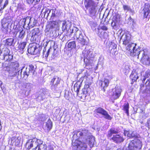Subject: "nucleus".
Wrapping results in <instances>:
<instances>
[{"mask_svg":"<svg viewBox=\"0 0 150 150\" xmlns=\"http://www.w3.org/2000/svg\"><path fill=\"white\" fill-rule=\"evenodd\" d=\"M71 23L69 21H63L62 26V30L63 31H66L67 36H70L71 34L75 31L74 37H76L79 40V42H80L82 45H85L87 43L86 41V37L83 35L81 32L76 27L71 28Z\"/></svg>","mask_w":150,"mask_h":150,"instance_id":"nucleus-1","label":"nucleus"},{"mask_svg":"<svg viewBox=\"0 0 150 150\" xmlns=\"http://www.w3.org/2000/svg\"><path fill=\"white\" fill-rule=\"evenodd\" d=\"M121 39L123 42V44L127 45L126 47V49L129 54L132 56L137 57L141 50H140L139 49L136 48V44L131 42L130 35L125 33L122 35Z\"/></svg>","mask_w":150,"mask_h":150,"instance_id":"nucleus-2","label":"nucleus"},{"mask_svg":"<svg viewBox=\"0 0 150 150\" xmlns=\"http://www.w3.org/2000/svg\"><path fill=\"white\" fill-rule=\"evenodd\" d=\"M73 138L74 140L76 139L88 142L91 148L93 147L95 142V137L91 135L89 130L85 129L78 131L76 134L74 135Z\"/></svg>","mask_w":150,"mask_h":150,"instance_id":"nucleus-3","label":"nucleus"},{"mask_svg":"<svg viewBox=\"0 0 150 150\" xmlns=\"http://www.w3.org/2000/svg\"><path fill=\"white\" fill-rule=\"evenodd\" d=\"M19 64L17 62H11L6 67V70L8 72V77L9 79H12L17 76L18 79H21L20 74V69L19 68Z\"/></svg>","mask_w":150,"mask_h":150,"instance_id":"nucleus-4","label":"nucleus"},{"mask_svg":"<svg viewBox=\"0 0 150 150\" xmlns=\"http://www.w3.org/2000/svg\"><path fill=\"white\" fill-rule=\"evenodd\" d=\"M35 72V68L33 65H30L26 68H23L20 69V74L21 76V79H26L29 76H33Z\"/></svg>","mask_w":150,"mask_h":150,"instance_id":"nucleus-5","label":"nucleus"},{"mask_svg":"<svg viewBox=\"0 0 150 150\" xmlns=\"http://www.w3.org/2000/svg\"><path fill=\"white\" fill-rule=\"evenodd\" d=\"M13 57V55L8 48L4 47L0 49V59L9 62L12 59Z\"/></svg>","mask_w":150,"mask_h":150,"instance_id":"nucleus-6","label":"nucleus"},{"mask_svg":"<svg viewBox=\"0 0 150 150\" xmlns=\"http://www.w3.org/2000/svg\"><path fill=\"white\" fill-rule=\"evenodd\" d=\"M75 141L72 143L73 149L74 150H86L87 147V143L88 142L74 139Z\"/></svg>","mask_w":150,"mask_h":150,"instance_id":"nucleus-7","label":"nucleus"},{"mask_svg":"<svg viewBox=\"0 0 150 150\" xmlns=\"http://www.w3.org/2000/svg\"><path fill=\"white\" fill-rule=\"evenodd\" d=\"M137 59L139 57H141V62L143 64L145 65H150V58L147 54L146 50H143L139 52L137 56Z\"/></svg>","mask_w":150,"mask_h":150,"instance_id":"nucleus-8","label":"nucleus"},{"mask_svg":"<svg viewBox=\"0 0 150 150\" xmlns=\"http://www.w3.org/2000/svg\"><path fill=\"white\" fill-rule=\"evenodd\" d=\"M141 144L140 141L135 139L131 141L128 144L127 150H139Z\"/></svg>","mask_w":150,"mask_h":150,"instance_id":"nucleus-9","label":"nucleus"},{"mask_svg":"<svg viewBox=\"0 0 150 150\" xmlns=\"http://www.w3.org/2000/svg\"><path fill=\"white\" fill-rule=\"evenodd\" d=\"M32 35L30 40L33 42H40L41 38V34L39 28H35L32 30Z\"/></svg>","mask_w":150,"mask_h":150,"instance_id":"nucleus-10","label":"nucleus"},{"mask_svg":"<svg viewBox=\"0 0 150 150\" xmlns=\"http://www.w3.org/2000/svg\"><path fill=\"white\" fill-rule=\"evenodd\" d=\"M97 115H99L100 114L103 116L105 119L110 120L112 117L108 114V112L102 108L99 107L96 110Z\"/></svg>","mask_w":150,"mask_h":150,"instance_id":"nucleus-11","label":"nucleus"},{"mask_svg":"<svg viewBox=\"0 0 150 150\" xmlns=\"http://www.w3.org/2000/svg\"><path fill=\"white\" fill-rule=\"evenodd\" d=\"M122 91V89L120 87L118 86H116L114 88H113L112 90V98L114 99H116L119 98L121 95Z\"/></svg>","mask_w":150,"mask_h":150,"instance_id":"nucleus-12","label":"nucleus"},{"mask_svg":"<svg viewBox=\"0 0 150 150\" xmlns=\"http://www.w3.org/2000/svg\"><path fill=\"white\" fill-rule=\"evenodd\" d=\"M86 45L85 49L83 51L82 54L84 56V59L90 58L93 57V51L91 49H90V47Z\"/></svg>","mask_w":150,"mask_h":150,"instance_id":"nucleus-13","label":"nucleus"},{"mask_svg":"<svg viewBox=\"0 0 150 150\" xmlns=\"http://www.w3.org/2000/svg\"><path fill=\"white\" fill-rule=\"evenodd\" d=\"M12 23V19L11 17H8L4 18L2 21V25L3 28L5 29V33H7L8 25Z\"/></svg>","mask_w":150,"mask_h":150,"instance_id":"nucleus-14","label":"nucleus"},{"mask_svg":"<svg viewBox=\"0 0 150 150\" xmlns=\"http://www.w3.org/2000/svg\"><path fill=\"white\" fill-rule=\"evenodd\" d=\"M31 19V17L28 16L23 18L21 20L20 22L22 23L21 25H23V26L24 28L27 27L26 29H27V28L29 29L31 21H32Z\"/></svg>","mask_w":150,"mask_h":150,"instance_id":"nucleus-15","label":"nucleus"},{"mask_svg":"<svg viewBox=\"0 0 150 150\" xmlns=\"http://www.w3.org/2000/svg\"><path fill=\"white\" fill-rule=\"evenodd\" d=\"M109 83V80L106 78H104L103 81H99V85L101 87L102 90L105 92L108 86Z\"/></svg>","mask_w":150,"mask_h":150,"instance_id":"nucleus-16","label":"nucleus"},{"mask_svg":"<svg viewBox=\"0 0 150 150\" xmlns=\"http://www.w3.org/2000/svg\"><path fill=\"white\" fill-rule=\"evenodd\" d=\"M124 134L125 136L129 138H136L138 137L139 134L132 130H124Z\"/></svg>","mask_w":150,"mask_h":150,"instance_id":"nucleus-17","label":"nucleus"},{"mask_svg":"<svg viewBox=\"0 0 150 150\" xmlns=\"http://www.w3.org/2000/svg\"><path fill=\"white\" fill-rule=\"evenodd\" d=\"M76 38L78 40V42H79V40L77 38ZM86 41L87 42V43L86 44L82 45V44H81L80 42H79V43H80V45H77V46H76V43L75 41H73L69 42H68V44L67 47L69 48H70L71 49L73 48L79 49L80 47H82L83 46L85 45H87V41L86 40Z\"/></svg>","mask_w":150,"mask_h":150,"instance_id":"nucleus-18","label":"nucleus"},{"mask_svg":"<svg viewBox=\"0 0 150 150\" xmlns=\"http://www.w3.org/2000/svg\"><path fill=\"white\" fill-rule=\"evenodd\" d=\"M144 18H147L150 12V5L148 3H145L143 11Z\"/></svg>","mask_w":150,"mask_h":150,"instance_id":"nucleus-19","label":"nucleus"},{"mask_svg":"<svg viewBox=\"0 0 150 150\" xmlns=\"http://www.w3.org/2000/svg\"><path fill=\"white\" fill-rule=\"evenodd\" d=\"M114 142L116 143L122 142L125 140L122 136L120 134L113 135L112 137L110 138Z\"/></svg>","mask_w":150,"mask_h":150,"instance_id":"nucleus-20","label":"nucleus"},{"mask_svg":"<svg viewBox=\"0 0 150 150\" xmlns=\"http://www.w3.org/2000/svg\"><path fill=\"white\" fill-rule=\"evenodd\" d=\"M38 94H39V96L37 97H40L42 100H43L45 98H47V96L49 95L48 91L44 89H41Z\"/></svg>","mask_w":150,"mask_h":150,"instance_id":"nucleus-21","label":"nucleus"},{"mask_svg":"<svg viewBox=\"0 0 150 150\" xmlns=\"http://www.w3.org/2000/svg\"><path fill=\"white\" fill-rule=\"evenodd\" d=\"M52 15L51 16L50 19L53 20L54 18L59 17L61 15L60 11L57 10L55 8H53L50 10Z\"/></svg>","mask_w":150,"mask_h":150,"instance_id":"nucleus-22","label":"nucleus"},{"mask_svg":"<svg viewBox=\"0 0 150 150\" xmlns=\"http://www.w3.org/2000/svg\"><path fill=\"white\" fill-rule=\"evenodd\" d=\"M90 91V88H89V85L88 84H85L82 91L81 93L82 95L81 96L82 98H83L84 97L85 98L87 96L86 94H88Z\"/></svg>","mask_w":150,"mask_h":150,"instance_id":"nucleus-23","label":"nucleus"},{"mask_svg":"<svg viewBox=\"0 0 150 150\" xmlns=\"http://www.w3.org/2000/svg\"><path fill=\"white\" fill-rule=\"evenodd\" d=\"M39 47L38 44L35 43L29 44L28 48V53L31 54H33V53L34 52L35 48Z\"/></svg>","mask_w":150,"mask_h":150,"instance_id":"nucleus-24","label":"nucleus"},{"mask_svg":"<svg viewBox=\"0 0 150 150\" xmlns=\"http://www.w3.org/2000/svg\"><path fill=\"white\" fill-rule=\"evenodd\" d=\"M4 42L5 45L7 46H14L16 42H15V39L13 38H8L4 40Z\"/></svg>","mask_w":150,"mask_h":150,"instance_id":"nucleus-25","label":"nucleus"},{"mask_svg":"<svg viewBox=\"0 0 150 150\" xmlns=\"http://www.w3.org/2000/svg\"><path fill=\"white\" fill-rule=\"evenodd\" d=\"M20 139L19 137H13L11 138L9 141H11V144L12 145H18L20 143Z\"/></svg>","mask_w":150,"mask_h":150,"instance_id":"nucleus-26","label":"nucleus"},{"mask_svg":"<svg viewBox=\"0 0 150 150\" xmlns=\"http://www.w3.org/2000/svg\"><path fill=\"white\" fill-rule=\"evenodd\" d=\"M23 86L24 90L26 92H27V94L28 95L30 91L31 88H32V84L30 83H25L24 84Z\"/></svg>","mask_w":150,"mask_h":150,"instance_id":"nucleus-27","label":"nucleus"},{"mask_svg":"<svg viewBox=\"0 0 150 150\" xmlns=\"http://www.w3.org/2000/svg\"><path fill=\"white\" fill-rule=\"evenodd\" d=\"M26 45V42H23L20 43L18 45V49L17 50L20 52L21 53H23L25 50V48Z\"/></svg>","mask_w":150,"mask_h":150,"instance_id":"nucleus-28","label":"nucleus"},{"mask_svg":"<svg viewBox=\"0 0 150 150\" xmlns=\"http://www.w3.org/2000/svg\"><path fill=\"white\" fill-rule=\"evenodd\" d=\"M63 86L60 83L58 84H55L51 86L52 89L53 91H61L62 90Z\"/></svg>","mask_w":150,"mask_h":150,"instance_id":"nucleus-29","label":"nucleus"},{"mask_svg":"<svg viewBox=\"0 0 150 150\" xmlns=\"http://www.w3.org/2000/svg\"><path fill=\"white\" fill-rule=\"evenodd\" d=\"M32 140H33L32 142L33 143V148L34 149H37L40 142H41L40 139H38L36 138L33 139Z\"/></svg>","mask_w":150,"mask_h":150,"instance_id":"nucleus-30","label":"nucleus"},{"mask_svg":"<svg viewBox=\"0 0 150 150\" xmlns=\"http://www.w3.org/2000/svg\"><path fill=\"white\" fill-rule=\"evenodd\" d=\"M61 80V78L57 76H55L52 79L51 81V83H52V85L59 84L60 83Z\"/></svg>","mask_w":150,"mask_h":150,"instance_id":"nucleus-31","label":"nucleus"},{"mask_svg":"<svg viewBox=\"0 0 150 150\" xmlns=\"http://www.w3.org/2000/svg\"><path fill=\"white\" fill-rule=\"evenodd\" d=\"M130 78L133 82L136 81L139 78L137 73L135 71H132L131 74Z\"/></svg>","mask_w":150,"mask_h":150,"instance_id":"nucleus-32","label":"nucleus"},{"mask_svg":"<svg viewBox=\"0 0 150 150\" xmlns=\"http://www.w3.org/2000/svg\"><path fill=\"white\" fill-rule=\"evenodd\" d=\"M150 79V70H148L145 72V74L142 79V82L144 83L147 79Z\"/></svg>","mask_w":150,"mask_h":150,"instance_id":"nucleus-33","label":"nucleus"},{"mask_svg":"<svg viewBox=\"0 0 150 150\" xmlns=\"http://www.w3.org/2000/svg\"><path fill=\"white\" fill-rule=\"evenodd\" d=\"M123 8L125 11L127 12L128 11L132 13L133 14L134 13V10L132 9L130 6L127 5H123Z\"/></svg>","mask_w":150,"mask_h":150,"instance_id":"nucleus-34","label":"nucleus"},{"mask_svg":"<svg viewBox=\"0 0 150 150\" xmlns=\"http://www.w3.org/2000/svg\"><path fill=\"white\" fill-rule=\"evenodd\" d=\"M85 5L87 7H94V2L92 0H85L84 2Z\"/></svg>","mask_w":150,"mask_h":150,"instance_id":"nucleus-35","label":"nucleus"},{"mask_svg":"<svg viewBox=\"0 0 150 150\" xmlns=\"http://www.w3.org/2000/svg\"><path fill=\"white\" fill-rule=\"evenodd\" d=\"M32 139L28 140L25 144V147L28 149H30L33 148V143Z\"/></svg>","mask_w":150,"mask_h":150,"instance_id":"nucleus-36","label":"nucleus"},{"mask_svg":"<svg viewBox=\"0 0 150 150\" xmlns=\"http://www.w3.org/2000/svg\"><path fill=\"white\" fill-rule=\"evenodd\" d=\"M117 133V131L115 130V129L111 128L108 131L107 137L108 138H110L113 134H116Z\"/></svg>","mask_w":150,"mask_h":150,"instance_id":"nucleus-37","label":"nucleus"},{"mask_svg":"<svg viewBox=\"0 0 150 150\" xmlns=\"http://www.w3.org/2000/svg\"><path fill=\"white\" fill-rule=\"evenodd\" d=\"M38 46H39V47H36V48H35L34 52L33 53V54L38 55L40 54L43 46L42 44L40 45L38 44Z\"/></svg>","mask_w":150,"mask_h":150,"instance_id":"nucleus-38","label":"nucleus"},{"mask_svg":"<svg viewBox=\"0 0 150 150\" xmlns=\"http://www.w3.org/2000/svg\"><path fill=\"white\" fill-rule=\"evenodd\" d=\"M89 24L93 30H96L97 26V24L96 22L91 21L89 22Z\"/></svg>","mask_w":150,"mask_h":150,"instance_id":"nucleus-39","label":"nucleus"},{"mask_svg":"<svg viewBox=\"0 0 150 150\" xmlns=\"http://www.w3.org/2000/svg\"><path fill=\"white\" fill-rule=\"evenodd\" d=\"M111 25L114 29L117 30L118 27V22L112 19Z\"/></svg>","mask_w":150,"mask_h":150,"instance_id":"nucleus-40","label":"nucleus"},{"mask_svg":"<svg viewBox=\"0 0 150 150\" xmlns=\"http://www.w3.org/2000/svg\"><path fill=\"white\" fill-rule=\"evenodd\" d=\"M90 58H86L84 59V62L85 64V67L87 69H88V68H90V67H91V64L90 61L89 60Z\"/></svg>","mask_w":150,"mask_h":150,"instance_id":"nucleus-41","label":"nucleus"},{"mask_svg":"<svg viewBox=\"0 0 150 150\" xmlns=\"http://www.w3.org/2000/svg\"><path fill=\"white\" fill-rule=\"evenodd\" d=\"M25 30L22 29L19 33V35L18 36L19 38L21 39H23L25 35Z\"/></svg>","mask_w":150,"mask_h":150,"instance_id":"nucleus-42","label":"nucleus"},{"mask_svg":"<svg viewBox=\"0 0 150 150\" xmlns=\"http://www.w3.org/2000/svg\"><path fill=\"white\" fill-rule=\"evenodd\" d=\"M58 23L56 21H52L50 24V29H52L57 27L58 25Z\"/></svg>","mask_w":150,"mask_h":150,"instance_id":"nucleus-43","label":"nucleus"},{"mask_svg":"<svg viewBox=\"0 0 150 150\" xmlns=\"http://www.w3.org/2000/svg\"><path fill=\"white\" fill-rule=\"evenodd\" d=\"M96 10L95 6L92 7L89 10L90 14L91 16L92 17L95 15Z\"/></svg>","mask_w":150,"mask_h":150,"instance_id":"nucleus-44","label":"nucleus"},{"mask_svg":"<svg viewBox=\"0 0 150 150\" xmlns=\"http://www.w3.org/2000/svg\"><path fill=\"white\" fill-rule=\"evenodd\" d=\"M46 148V145L42 144L41 142H40L37 149L38 150H45Z\"/></svg>","mask_w":150,"mask_h":150,"instance_id":"nucleus-45","label":"nucleus"},{"mask_svg":"<svg viewBox=\"0 0 150 150\" xmlns=\"http://www.w3.org/2000/svg\"><path fill=\"white\" fill-rule=\"evenodd\" d=\"M46 126L47 128L49 130L52 129V123L50 119H49L46 122Z\"/></svg>","mask_w":150,"mask_h":150,"instance_id":"nucleus-46","label":"nucleus"},{"mask_svg":"<svg viewBox=\"0 0 150 150\" xmlns=\"http://www.w3.org/2000/svg\"><path fill=\"white\" fill-rule=\"evenodd\" d=\"M31 20H32V21H31L30 27H29V29L33 27L37 23V21L34 18H32Z\"/></svg>","mask_w":150,"mask_h":150,"instance_id":"nucleus-47","label":"nucleus"},{"mask_svg":"<svg viewBox=\"0 0 150 150\" xmlns=\"http://www.w3.org/2000/svg\"><path fill=\"white\" fill-rule=\"evenodd\" d=\"M128 20H129V22L128 23H130V24H132V29H134V25L135 24V22H134V20L133 19H132L131 16H130L128 18Z\"/></svg>","mask_w":150,"mask_h":150,"instance_id":"nucleus-48","label":"nucleus"},{"mask_svg":"<svg viewBox=\"0 0 150 150\" xmlns=\"http://www.w3.org/2000/svg\"><path fill=\"white\" fill-rule=\"evenodd\" d=\"M50 13V10L48 8H46L45 12H44V17H46V18H47L48 16H49V14Z\"/></svg>","mask_w":150,"mask_h":150,"instance_id":"nucleus-49","label":"nucleus"},{"mask_svg":"<svg viewBox=\"0 0 150 150\" xmlns=\"http://www.w3.org/2000/svg\"><path fill=\"white\" fill-rule=\"evenodd\" d=\"M109 45V49L111 51L112 49H115L116 48L117 46L114 43L111 42Z\"/></svg>","mask_w":150,"mask_h":150,"instance_id":"nucleus-50","label":"nucleus"},{"mask_svg":"<svg viewBox=\"0 0 150 150\" xmlns=\"http://www.w3.org/2000/svg\"><path fill=\"white\" fill-rule=\"evenodd\" d=\"M129 104L128 103L124 105V110L125 111L126 113L127 114V115H129Z\"/></svg>","mask_w":150,"mask_h":150,"instance_id":"nucleus-51","label":"nucleus"},{"mask_svg":"<svg viewBox=\"0 0 150 150\" xmlns=\"http://www.w3.org/2000/svg\"><path fill=\"white\" fill-rule=\"evenodd\" d=\"M80 86V84L78 85L77 83L75 84L74 85V90L77 92V94H78Z\"/></svg>","mask_w":150,"mask_h":150,"instance_id":"nucleus-52","label":"nucleus"},{"mask_svg":"<svg viewBox=\"0 0 150 150\" xmlns=\"http://www.w3.org/2000/svg\"><path fill=\"white\" fill-rule=\"evenodd\" d=\"M120 15L118 14H117L115 16L113 17V20L118 22L120 21Z\"/></svg>","mask_w":150,"mask_h":150,"instance_id":"nucleus-53","label":"nucleus"},{"mask_svg":"<svg viewBox=\"0 0 150 150\" xmlns=\"http://www.w3.org/2000/svg\"><path fill=\"white\" fill-rule=\"evenodd\" d=\"M144 83L146 88H150V79H147Z\"/></svg>","mask_w":150,"mask_h":150,"instance_id":"nucleus-54","label":"nucleus"},{"mask_svg":"<svg viewBox=\"0 0 150 150\" xmlns=\"http://www.w3.org/2000/svg\"><path fill=\"white\" fill-rule=\"evenodd\" d=\"M97 30L98 31V33H97L98 35L100 38V35L103 36V33H104L105 32L102 31V30H100L99 28H97Z\"/></svg>","mask_w":150,"mask_h":150,"instance_id":"nucleus-55","label":"nucleus"},{"mask_svg":"<svg viewBox=\"0 0 150 150\" xmlns=\"http://www.w3.org/2000/svg\"><path fill=\"white\" fill-rule=\"evenodd\" d=\"M145 93L147 96L150 97V88H146L145 89Z\"/></svg>","mask_w":150,"mask_h":150,"instance_id":"nucleus-56","label":"nucleus"},{"mask_svg":"<svg viewBox=\"0 0 150 150\" xmlns=\"http://www.w3.org/2000/svg\"><path fill=\"white\" fill-rule=\"evenodd\" d=\"M8 0H6L4 5L3 6V7H1L0 9V11H1L2 10H3V9H4L8 4Z\"/></svg>","mask_w":150,"mask_h":150,"instance_id":"nucleus-57","label":"nucleus"},{"mask_svg":"<svg viewBox=\"0 0 150 150\" xmlns=\"http://www.w3.org/2000/svg\"><path fill=\"white\" fill-rule=\"evenodd\" d=\"M103 33L104 34L103 36L100 35V38H107L108 36V33L106 32H105Z\"/></svg>","mask_w":150,"mask_h":150,"instance_id":"nucleus-58","label":"nucleus"},{"mask_svg":"<svg viewBox=\"0 0 150 150\" xmlns=\"http://www.w3.org/2000/svg\"><path fill=\"white\" fill-rule=\"evenodd\" d=\"M51 48H50L47 51V52H46V54H45V52H43V55H45V57H47L49 55V52L50 51V50H51Z\"/></svg>","mask_w":150,"mask_h":150,"instance_id":"nucleus-59","label":"nucleus"},{"mask_svg":"<svg viewBox=\"0 0 150 150\" xmlns=\"http://www.w3.org/2000/svg\"><path fill=\"white\" fill-rule=\"evenodd\" d=\"M124 69L126 71L125 73H128L129 71L130 68L128 66L126 65L125 66Z\"/></svg>","mask_w":150,"mask_h":150,"instance_id":"nucleus-60","label":"nucleus"},{"mask_svg":"<svg viewBox=\"0 0 150 150\" xmlns=\"http://www.w3.org/2000/svg\"><path fill=\"white\" fill-rule=\"evenodd\" d=\"M52 42V41H50L47 40L46 41V42H44L43 44V45L44 47L45 46V47H46L47 45L49 43H51V42Z\"/></svg>","mask_w":150,"mask_h":150,"instance_id":"nucleus-61","label":"nucleus"},{"mask_svg":"<svg viewBox=\"0 0 150 150\" xmlns=\"http://www.w3.org/2000/svg\"><path fill=\"white\" fill-rule=\"evenodd\" d=\"M41 117L42 118L41 119V120L42 121H44L46 119L45 116L43 114H42L41 115Z\"/></svg>","mask_w":150,"mask_h":150,"instance_id":"nucleus-62","label":"nucleus"},{"mask_svg":"<svg viewBox=\"0 0 150 150\" xmlns=\"http://www.w3.org/2000/svg\"><path fill=\"white\" fill-rule=\"evenodd\" d=\"M100 30H108V28L105 26H103L101 27Z\"/></svg>","mask_w":150,"mask_h":150,"instance_id":"nucleus-63","label":"nucleus"},{"mask_svg":"<svg viewBox=\"0 0 150 150\" xmlns=\"http://www.w3.org/2000/svg\"><path fill=\"white\" fill-rule=\"evenodd\" d=\"M146 126L148 127L149 128H150V118H149L148 120Z\"/></svg>","mask_w":150,"mask_h":150,"instance_id":"nucleus-64","label":"nucleus"}]
</instances>
